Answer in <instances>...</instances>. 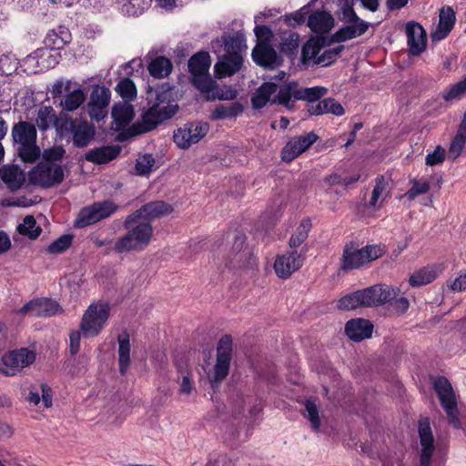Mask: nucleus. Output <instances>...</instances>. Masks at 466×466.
Wrapping results in <instances>:
<instances>
[{
  "label": "nucleus",
  "instance_id": "nucleus-1",
  "mask_svg": "<svg viewBox=\"0 0 466 466\" xmlns=\"http://www.w3.org/2000/svg\"><path fill=\"white\" fill-rule=\"evenodd\" d=\"M123 227L127 233L116 241L114 248L116 252L141 251L150 244L154 235L153 226L141 218L139 214L133 212L128 215Z\"/></svg>",
  "mask_w": 466,
  "mask_h": 466
},
{
  "label": "nucleus",
  "instance_id": "nucleus-2",
  "mask_svg": "<svg viewBox=\"0 0 466 466\" xmlns=\"http://www.w3.org/2000/svg\"><path fill=\"white\" fill-rule=\"evenodd\" d=\"M399 293L393 287L374 285L345 295L338 301L337 307L343 310H353L360 307H377L390 302Z\"/></svg>",
  "mask_w": 466,
  "mask_h": 466
},
{
  "label": "nucleus",
  "instance_id": "nucleus-3",
  "mask_svg": "<svg viewBox=\"0 0 466 466\" xmlns=\"http://www.w3.org/2000/svg\"><path fill=\"white\" fill-rule=\"evenodd\" d=\"M169 90L156 92V102L145 112L140 121L135 123L132 127V135H139L156 128L161 122L171 118L178 110V106L169 101Z\"/></svg>",
  "mask_w": 466,
  "mask_h": 466
},
{
  "label": "nucleus",
  "instance_id": "nucleus-4",
  "mask_svg": "<svg viewBox=\"0 0 466 466\" xmlns=\"http://www.w3.org/2000/svg\"><path fill=\"white\" fill-rule=\"evenodd\" d=\"M35 126L27 121H19L12 127L13 141L18 145L17 153L23 162L35 163L41 151L36 145Z\"/></svg>",
  "mask_w": 466,
  "mask_h": 466
},
{
  "label": "nucleus",
  "instance_id": "nucleus-5",
  "mask_svg": "<svg viewBox=\"0 0 466 466\" xmlns=\"http://www.w3.org/2000/svg\"><path fill=\"white\" fill-rule=\"evenodd\" d=\"M383 254V248L377 245H370L360 248L353 242L347 243L343 248L340 258L341 271H350L360 268L379 258Z\"/></svg>",
  "mask_w": 466,
  "mask_h": 466
},
{
  "label": "nucleus",
  "instance_id": "nucleus-6",
  "mask_svg": "<svg viewBox=\"0 0 466 466\" xmlns=\"http://www.w3.org/2000/svg\"><path fill=\"white\" fill-rule=\"evenodd\" d=\"M210 66V56L204 51L195 54L188 61V69L194 86L207 95H209L217 86L216 81L208 73Z\"/></svg>",
  "mask_w": 466,
  "mask_h": 466
},
{
  "label": "nucleus",
  "instance_id": "nucleus-7",
  "mask_svg": "<svg viewBox=\"0 0 466 466\" xmlns=\"http://www.w3.org/2000/svg\"><path fill=\"white\" fill-rule=\"evenodd\" d=\"M233 340L231 336L224 335L217 347V359L213 370L208 377L213 389L218 387L227 378L232 359Z\"/></svg>",
  "mask_w": 466,
  "mask_h": 466
},
{
  "label": "nucleus",
  "instance_id": "nucleus-8",
  "mask_svg": "<svg viewBox=\"0 0 466 466\" xmlns=\"http://www.w3.org/2000/svg\"><path fill=\"white\" fill-rule=\"evenodd\" d=\"M110 308L106 303L91 304L83 315L80 329L85 336L94 337L105 327L109 318Z\"/></svg>",
  "mask_w": 466,
  "mask_h": 466
},
{
  "label": "nucleus",
  "instance_id": "nucleus-9",
  "mask_svg": "<svg viewBox=\"0 0 466 466\" xmlns=\"http://www.w3.org/2000/svg\"><path fill=\"white\" fill-rule=\"evenodd\" d=\"M433 388L447 413L450 424L455 429H461L457 401L451 383L446 378L440 376L434 379Z\"/></svg>",
  "mask_w": 466,
  "mask_h": 466
},
{
  "label": "nucleus",
  "instance_id": "nucleus-10",
  "mask_svg": "<svg viewBox=\"0 0 466 466\" xmlns=\"http://www.w3.org/2000/svg\"><path fill=\"white\" fill-rule=\"evenodd\" d=\"M117 209L118 206L112 200L96 202L80 210L76 220V226L84 228L95 224L108 218Z\"/></svg>",
  "mask_w": 466,
  "mask_h": 466
},
{
  "label": "nucleus",
  "instance_id": "nucleus-11",
  "mask_svg": "<svg viewBox=\"0 0 466 466\" xmlns=\"http://www.w3.org/2000/svg\"><path fill=\"white\" fill-rule=\"evenodd\" d=\"M29 181L42 187H50L64 179V170L60 165L39 163L29 172Z\"/></svg>",
  "mask_w": 466,
  "mask_h": 466
},
{
  "label": "nucleus",
  "instance_id": "nucleus-12",
  "mask_svg": "<svg viewBox=\"0 0 466 466\" xmlns=\"http://www.w3.org/2000/svg\"><path fill=\"white\" fill-rule=\"evenodd\" d=\"M209 131L206 122H189L174 132V142L181 149H187L198 143Z\"/></svg>",
  "mask_w": 466,
  "mask_h": 466
},
{
  "label": "nucleus",
  "instance_id": "nucleus-13",
  "mask_svg": "<svg viewBox=\"0 0 466 466\" xmlns=\"http://www.w3.org/2000/svg\"><path fill=\"white\" fill-rule=\"evenodd\" d=\"M247 48V40L241 32L226 33L211 42V50L216 55L224 51L227 55L243 56Z\"/></svg>",
  "mask_w": 466,
  "mask_h": 466
},
{
  "label": "nucleus",
  "instance_id": "nucleus-14",
  "mask_svg": "<svg viewBox=\"0 0 466 466\" xmlns=\"http://www.w3.org/2000/svg\"><path fill=\"white\" fill-rule=\"evenodd\" d=\"M35 360V353L33 350L26 348L13 350L3 357L0 372L7 376H14Z\"/></svg>",
  "mask_w": 466,
  "mask_h": 466
},
{
  "label": "nucleus",
  "instance_id": "nucleus-15",
  "mask_svg": "<svg viewBox=\"0 0 466 466\" xmlns=\"http://www.w3.org/2000/svg\"><path fill=\"white\" fill-rule=\"evenodd\" d=\"M420 437V466H431L434 458L436 446L435 439L427 419L419 422Z\"/></svg>",
  "mask_w": 466,
  "mask_h": 466
},
{
  "label": "nucleus",
  "instance_id": "nucleus-16",
  "mask_svg": "<svg viewBox=\"0 0 466 466\" xmlns=\"http://www.w3.org/2000/svg\"><path fill=\"white\" fill-rule=\"evenodd\" d=\"M318 139L314 132L290 138L281 151L282 160L291 162L306 150H308Z\"/></svg>",
  "mask_w": 466,
  "mask_h": 466
},
{
  "label": "nucleus",
  "instance_id": "nucleus-17",
  "mask_svg": "<svg viewBox=\"0 0 466 466\" xmlns=\"http://www.w3.org/2000/svg\"><path fill=\"white\" fill-rule=\"evenodd\" d=\"M110 100V91L104 86H96L87 104V113L92 119H103L107 113Z\"/></svg>",
  "mask_w": 466,
  "mask_h": 466
},
{
  "label": "nucleus",
  "instance_id": "nucleus-18",
  "mask_svg": "<svg viewBox=\"0 0 466 466\" xmlns=\"http://www.w3.org/2000/svg\"><path fill=\"white\" fill-rule=\"evenodd\" d=\"M303 263L304 257L300 253H298L296 250L289 251L277 257L274 263V269L279 278L286 279L289 278L292 273L299 270Z\"/></svg>",
  "mask_w": 466,
  "mask_h": 466
},
{
  "label": "nucleus",
  "instance_id": "nucleus-19",
  "mask_svg": "<svg viewBox=\"0 0 466 466\" xmlns=\"http://www.w3.org/2000/svg\"><path fill=\"white\" fill-rule=\"evenodd\" d=\"M60 311L61 308L58 303L48 299L30 300L18 310L19 313L34 317H51L58 314Z\"/></svg>",
  "mask_w": 466,
  "mask_h": 466
},
{
  "label": "nucleus",
  "instance_id": "nucleus-20",
  "mask_svg": "<svg viewBox=\"0 0 466 466\" xmlns=\"http://www.w3.org/2000/svg\"><path fill=\"white\" fill-rule=\"evenodd\" d=\"M252 59L259 66L273 70L280 66L283 59L273 46L256 45L252 50Z\"/></svg>",
  "mask_w": 466,
  "mask_h": 466
},
{
  "label": "nucleus",
  "instance_id": "nucleus-21",
  "mask_svg": "<svg viewBox=\"0 0 466 466\" xmlns=\"http://www.w3.org/2000/svg\"><path fill=\"white\" fill-rule=\"evenodd\" d=\"M218 61L214 66L216 76L218 78L230 76L238 73L243 66V56L240 55H217Z\"/></svg>",
  "mask_w": 466,
  "mask_h": 466
},
{
  "label": "nucleus",
  "instance_id": "nucleus-22",
  "mask_svg": "<svg viewBox=\"0 0 466 466\" xmlns=\"http://www.w3.org/2000/svg\"><path fill=\"white\" fill-rule=\"evenodd\" d=\"M406 34L410 54L419 56L426 48L427 38L425 30L420 24L409 22L406 25Z\"/></svg>",
  "mask_w": 466,
  "mask_h": 466
},
{
  "label": "nucleus",
  "instance_id": "nucleus-23",
  "mask_svg": "<svg viewBox=\"0 0 466 466\" xmlns=\"http://www.w3.org/2000/svg\"><path fill=\"white\" fill-rule=\"evenodd\" d=\"M111 116L113 118L112 128L116 131L122 130L133 120L134 106L127 101H119L114 104Z\"/></svg>",
  "mask_w": 466,
  "mask_h": 466
},
{
  "label": "nucleus",
  "instance_id": "nucleus-24",
  "mask_svg": "<svg viewBox=\"0 0 466 466\" xmlns=\"http://www.w3.org/2000/svg\"><path fill=\"white\" fill-rule=\"evenodd\" d=\"M372 331L371 322L361 318L350 319L345 325V333L353 341H361L370 338Z\"/></svg>",
  "mask_w": 466,
  "mask_h": 466
},
{
  "label": "nucleus",
  "instance_id": "nucleus-25",
  "mask_svg": "<svg viewBox=\"0 0 466 466\" xmlns=\"http://www.w3.org/2000/svg\"><path fill=\"white\" fill-rule=\"evenodd\" d=\"M173 211V208L168 203L164 201H152L144 206L134 213L139 214V217L146 221H149L157 218L162 216L170 214Z\"/></svg>",
  "mask_w": 466,
  "mask_h": 466
},
{
  "label": "nucleus",
  "instance_id": "nucleus-26",
  "mask_svg": "<svg viewBox=\"0 0 466 466\" xmlns=\"http://www.w3.org/2000/svg\"><path fill=\"white\" fill-rule=\"evenodd\" d=\"M455 20V12L451 7L441 8L440 11L439 25L431 34L432 41H440L445 38L453 28Z\"/></svg>",
  "mask_w": 466,
  "mask_h": 466
},
{
  "label": "nucleus",
  "instance_id": "nucleus-27",
  "mask_svg": "<svg viewBox=\"0 0 466 466\" xmlns=\"http://www.w3.org/2000/svg\"><path fill=\"white\" fill-rule=\"evenodd\" d=\"M350 25L339 28L333 35L332 40L337 43L345 42L364 35L369 24L364 21H355L349 23Z\"/></svg>",
  "mask_w": 466,
  "mask_h": 466
},
{
  "label": "nucleus",
  "instance_id": "nucleus-28",
  "mask_svg": "<svg viewBox=\"0 0 466 466\" xmlns=\"http://www.w3.org/2000/svg\"><path fill=\"white\" fill-rule=\"evenodd\" d=\"M308 26L316 34H326L334 26V19L325 11H316L309 16Z\"/></svg>",
  "mask_w": 466,
  "mask_h": 466
},
{
  "label": "nucleus",
  "instance_id": "nucleus-29",
  "mask_svg": "<svg viewBox=\"0 0 466 466\" xmlns=\"http://www.w3.org/2000/svg\"><path fill=\"white\" fill-rule=\"evenodd\" d=\"M233 251L234 258L233 260L235 265L238 267H248L252 266L255 262V258H253L249 249L245 247V238L244 236H237L235 238V242L233 244Z\"/></svg>",
  "mask_w": 466,
  "mask_h": 466
},
{
  "label": "nucleus",
  "instance_id": "nucleus-30",
  "mask_svg": "<svg viewBox=\"0 0 466 466\" xmlns=\"http://www.w3.org/2000/svg\"><path fill=\"white\" fill-rule=\"evenodd\" d=\"M119 152L120 149L118 147H100L86 152V160L99 165L105 164L115 159L118 156Z\"/></svg>",
  "mask_w": 466,
  "mask_h": 466
},
{
  "label": "nucleus",
  "instance_id": "nucleus-31",
  "mask_svg": "<svg viewBox=\"0 0 466 466\" xmlns=\"http://www.w3.org/2000/svg\"><path fill=\"white\" fill-rule=\"evenodd\" d=\"M1 178L13 191L20 188L25 180L24 172L17 166L4 167L1 170Z\"/></svg>",
  "mask_w": 466,
  "mask_h": 466
},
{
  "label": "nucleus",
  "instance_id": "nucleus-32",
  "mask_svg": "<svg viewBox=\"0 0 466 466\" xmlns=\"http://www.w3.org/2000/svg\"><path fill=\"white\" fill-rule=\"evenodd\" d=\"M95 129L86 121L77 122L72 132L73 143L77 147H84L94 138Z\"/></svg>",
  "mask_w": 466,
  "mask_h": 466
},
{
  "label": "nucleus",
  "instance_id": "nucleus-33",
  "mask_svg": "<svg viewBox=\"0 0 466 466\" xmlns=\"http://www.w3.org/2000/svg\"><path fill=\"white\" fill-rule=\"evenodd\" d=\"M118 361H119V371L124 375L129 365H130V338L127 331L122 332L118 335Z\"/></svg>",
  "mask_w": 466,
  "mask_h": 466
},
{
  "label": "nucleus",
  "instance_id": "nucleus-34",
  "mask_svg": "<svg viewBox=\"0 0 466 466\" xmlns=\"http://www.w3.org/2000/svg\"><path fill=\"white\" fill-rule=\"evenodd\" d=\"M388 186V182L383 176H380L376 178L375 186L369 201L370 208L379 209L382 207L389 195Z\"/></svg>",
  "mask_w": 466,
  "mask_h": 466
},
{
  "label": "nucleus",
  "instance_id": "nucleus-35",
  "mask_svg": "<svg viewBox=\"0 0 466 466\" xmlns=\"http://www.w3.org/2000/svg\"><path fill=\"white\" fill-rule=\"evenodd\" d=\"M56 120V114L55 109L50 106H40L36 112L35 118V125L40 131H46L54 127Z\"/></svg>",
  "mask_w": 466,
  "mask_h": 466
},
{
  "label": "nucleus",
  "instance_id": "nucleus-36",
  "mask_svg": "<svg viewBox=\"0 0 466 466\" xmlns=\"http://www.w3.org/2000/svg\"><path fill=\"white\" fill-rule=\"evenodd\" d=\"M277 85L271 82L264 83L254 93L251 103L254 108L260 109L267 105L270 96L277 91Z\"/></svg>",
  "mask_w": 466,
  "mask_h": 466
},
{
  "label": "nucleus",
  "instance_id": "nucleus-37",
  "mask_svg": "<svg viewBox=\"0 0 466 466\" xmlns=\"http://www.w3.org/2000/svg\"><path fill=\"white\" fill-rule=\"evenodd\" d=\"M324 38L322 37H312L310 38L302 47L301 50V61L303 64L313 62L319 57V54L323 47Z\"/></svg>",
  "mask_w": 466,
  "mask_h": 466
},
{
  "label": "nucleus",
  "instance_id": "nucleus-38",
  "mask_svg": "<svg viewBox=\"0 0 466 466\" xmlns=\"http://www.w3.org/2000/svg\"><path fill=\"white\" fill-rule=\"evenodd\" d=\"M177 372L179 374V394L190 395L195 389L192 371L186 363H177Z\"/></svg>",
  "mask_w": 466,
  "mask_h": 466
},
{
  "label": "nucleus",
  "instance_id": "nucleus-39",
  "mask_svg": "<svg viewBox=\"0 0 466 466\" xmlns=\"http://www.w3.org/2000/svg\"><path fill=\"white\" fill-rule=\"evenodd\" d=\"M173 66L171 61L165 56H157L153 59L148 66L149 74L155 78H164L172 71Z\"/></svg>",
  "mask_w": 466,
  "mask_h": 466
},
{
  "label": "nucleus",
  "instance_id": "nucleus-40",
  "mask_svg": "<svg viewBox=\"0 0 466 466\" xmlns=\"http://www.w3.org/2000/svg\"><path fill=\"white\" fill-rule=\"evenodd\" d=\"M86 100L85 92L80 89L68 91V93L60 100V106L63 110L72 112L76 110Z\"/></svg>",
  "mask_w": 466,
  "mask_h": 466
},
{
  "label": "nucleus",
  "instance_id": "nucleus-41",
  "mask_svg": "<svg viewBox=\"0 0 466 466\" xmlns=\"http://www.w3.org/2000/svg\"><path fill=\"white\" fill-rule=\"evenodd\" d=\"M70 35L66 28H60L58 32L51 30L45 37L44 43L47 48L59 50L69 42Z\"/></svg>",
  "mask_w": 466,
  "mask_h": 466
},
{
  "label": "nucleus",
  "instance_id": "nucleus-42",
  "mask_svg": "<svg viewBox=\"0 0 466 466\" xmlns=\"http://www.w3.org/2000/svg\"><path fill=\"white\" fill-rule=\"evenodd\" d=\"M243 106L237 102L229 105H218L211 112L210 118L212 120H219L236 117L243 112Z\"/></svg>",
  "mask_w": 466,
  "mask_h": 466
},
{
  "label": "nucleus",
  "instance_id": "nucleus-43",
  "mask_svg": "<svg viewBox=\"0 0 466 466\" xmlns=\"http://www.w3.org/2000/svg\"><path fill=\"white\" fill-rule=\"evenodd\" d=\"M299 46V35L297 33H285L279 45L280 53L293 59Z\"/></svg>",
  "mask_w": 466,
  "mask_h": 466
},
{
  "label": "nucleus",
  "instance_id": "nucleus-44",
  "mask_svg": "<svg viewBox=\"0 0 466 466\" xmlns=\"http://www.w3.org/2000/svg\"><path fill=\"white\" fill-rule=\"evenodd\" d=\"M297 93L298 83L289 82L279 88L278 95L273 100V103H278L288 108H291V98L296 100Z\"/></svg>",
  "mask_w": 466,
  "mask_h": 466
},
{
  "label": "nucleus",
  "instance_id": "nucleus-45",
  "mask_svg": "<svg viewBox=\"0 0 466 466\" xmlns=\"http://www.w3.org/2000/svg\"><path fill=\"white\" fill-rule=\"evenodd\" d=\"M116 92L123 98V101L130 103L137 95L135 83L130 78L121 79L115 87Z\"/></svg>",
  "mask_w": 466,
  "mask_h": 466
},
{
  "label": "nucleus",
  "instance_id": "nucleus-46",
  "mask_svg": "<svg viewBox=\"0 0 466 466\" xmlns=\"http://www.w3.org/2000/svg\"><path fill=\"white\" fill-rule=\"evenodd\" d=\"M327 93V88L322 86H313L299 88L298 86V93L296 95V100H307L309 104L313 101L320 99Z\"/></svg>",
  "mask_w": 466,
  "mask_h": 466
},
{
  "label": "nucleus",
  "instance_id": "nucleus-47",
  "mask_svg": "<svg viewBox=\"0 0 466 466\" xmlns=\"http://www.w3.org/2000/svg\"><path fill=\"white\" fill-rule=\"evenodd\" d=\"M411 187L406 192L405 197L410 200H414L418 196L426 194L431 187V184L426 178H414L410 180Z\"/></svg>",
  "mask_w": 466,
  "mask_h": 466
},
{
  "label": "nucleus",
  "instance_id": "nucleus-48",
  "mask_svg": "<svg viewBox=\"0 0 466 466\" xmlns=\"http://www.w3.org/2000/svg\"><path fill=\"white\" fill-rule=\"evenodd\" d=\"M35 219L33 216H26L23 223L17 227V231L21 235L28 236L30 238H36L41 233V228L36 227Z\"/></svg>",
  "mask_w": 466,
  "mask_h": 466
},
{
  "label": "nucleus",
  "instance_id": "nucleus-49",
  "mask_svg": "<svg viewBox=\"0 0 466 466\" xmlns=\"http://www.w3.org/2000/svg\"><path fill=\"white\" fill-rule=\"evenodd\" d=\"M436 279V272L432 268H424L410 278V284L413 287L426 285L431 283Z\"/></svg>",
  "mask_w": 466,
  "mask_h": 466
},
{
  "label": "nucleus",
  "instance_id": "nucleus-50",
  "mask_svg": "<svg viewBox=\"0 0 466 466\" xmlns=\"http://www.w3.org/2000/svg\"><path fill=\"white\" fill-rule=\"evenodd\" d=\"M309 220H302L299 226L297 228L295 233L289 239V248H296L299 247L308 238L310 229Z\"/></svg>",
  "mask_w": 466,
  "mask_h": 466
},
{
  "label": "nucleus",
  "instance_id": "nucleus-51",
  "mask_svg": "<svg viewBox=\"0 0 466 466\" xmlns=\"http://www.w3.org/2000/svg\"><path fill=\"white\" fill-rule=\"evenodd\" d=\"M304 417L310 422V426L314 431H318L320 427V420L319 409L315 401L307 400L305 401Z\"/></svg>",
  "mask_w": 466,
  "mask_h": 466
},
{
  "label": "nucleus",
  "instance_id": "nucleus-52",
  "mask_svg": "<svg viewBox=\"0 0 466 466\" xmlns=\"http://www.w3.org/2000/svg\"><path fill=\"white\" fill-rule=\"evenodd\" d=\"M343 49H344V46L339 45L336 47L325 50L315 60V65H321L323 66H328L331 65L338 59V57L340 56V53L343 51Z\"/></svg>",
  "mask_w": 466,
  "mask_h": 466
},
{
  "label": "nucleus",
  "instance_id": "nucleus-53",
  "mask_svg": "<svg viewBox=\"0 0 466 466\" xmlns=\"http://www.w3.org/2000/svg\"><path fill=\"white\" fill-rule=\"evenodd\" d=\"M466 144V137L456 133L448 149V157L452 161L456 160L461 154Z\"/></svg>",
  "mask_w": 466,
  "mask_h": 466
},
{
  "label": "nucleus",
  "instance_id": "nucleus-54",
  "mask_svg": "<svg viewBox=\"0 0 466 466\" xmlns=\"http://www.w3.org/2000/svg\"><path fill=\"white\" fill-rule=\"evenodd\" d=\"M156 160L150 154L140 156L137 159L136 171L139 176H146L153 170Z\"/></svg>",
  "mask_w": 466,
  "mask_h": 466
},
{
  "label": "nucleus",
  "instance_id": "nucleus-55",
  "mask_svg": "<svg viewBox=\"0 0 466 466\" xmlns=\"http://www.w3.org/2000/svg\"><path fill=\"white\" fill-rule=\"evenodd\" d=\"M76 123V120H74L72 117H69L67 116H56V120L54 124V127L56 128L58 134L64 136L67 133L72 134Z\"/></svg>",
  "mask_w": 466,
  "mask_h": 466
},
{
  "label": "nucleus",
  "instance_id": "nucleus-56",
  "mask_svg": "<svg viewBox=\"0 0 466 466\" xmlns=\"http://www.w3.org/2000/svg\"><path fill=\"white\" fill-rule=\"evenodd\" d=\"M466 93V78L451 86L441 95L445 101L459 99Z\"/></svg>",
  "mask_w": 466,
  "mask_h": 466
},
{
  "label": "nucleus",
  "instance_id": "nucleus-57",
  "mask_svg": "<svg viewBox=\"0 0 466 466\" xmlns=\"http://www.w3.org/2000/svg\"><path fill=\"white\" fill-rule=\"evenodd\" d=\"M72 243V237L63 235L47 247V252L50 254H59L66 250Z\"/></svg>",
  "mask_w": 466,
  "mask_h": 466
},
{
  "label": "nucleus",
  "instance_id": "nucleus-58",
  "mask_svg": "<svg viewBox=\"0 0 466 466\" xmlns=\"http://www.w3.org/2000/svg\"><path fill=\"white\" fill-rule=\"evenodd\" d=\"M257 37V44L261 46H272L274 35L272 31L266 25H257L254 29Z\"/></svg>",
  "mask_w": 466,
  "mask_h": 466
},
{
  "label": "nucleus",
  "instance_id": "nucleus-59",
  "mask_svg": "<svg viewBox=\"0 0 466 466\" xmlns=\"http://www.w3.org/2000/svg\"><path fill=\"white\" fill-rule=\"evenodd\" d=\"M446 157V150L441 147L437 146L435 150L431 153H429L425 157V163L427 166H435L441 164Z\"/></svg>",
  "mask_w": 466,
  "mask_h": 466
},
{
  "label": "nucleus",
  "instance_id": "nucleus-60",
  "mask_svg": "<svg viewBox=\"0 0 466 466\" xmlns=\"http://www.w3.org/2000/svg\"><path fill=\"white\" fill-rule=\"evenodd\" d=\"M66 154V150L62 146H56L51 148L46 149L43 153V157L46 163H52L61 160Z\"/></svg>",
  "mask_w": 466,
  "mask_h": 466
},
{
  "label": "nucleus",
  "instance_id": "nucleus-61",
  "mask_svg": "<svg viewBox=\"0 0 466 466\" xmlns=\"http://www.w3.org/2000/svg\"><path fill=\"white\" fill-rule=\"evenodd\" d=\"M328 106L327 99L313 101L310 104H308V112L310 115L319 116L328 113Z\"/></svg>",
  "mask_w": 466,
  "mask_h": 466
},
{
  "label": "nucleus",
  "instance_id": "nucleus-62",
  "mask_svg": "<svg viewBox=\"0 0 466 466\" xmlns=\"http://www.w3.org/2000/svg\"><path fill=\"white\" fill-rule=\"evenodd\" d=\"M341 5V19L346 23H351L355 21H361L359 16L355 14L352 5L353 3H339Z\"/></svg>",
  "mask_w": 466,
  "mask_h": 466
},
{
  "label": "nucleus",
  "instance_id": "nucleus-63",
  "mask_svg": "<svg viewBox=\"0 0 466 466\" xmlns=\"http://www.w3.org/2000/svg\"><path fill=\"white\" fill-rule=\"evenodd\" d=\"M305 14L301 11H296L292 14L285 15V22L289 26L295 27L305 22Z\"/></svg>",
  "mask_w": 466,
  "mask_h": 466
},
{
  "label": "nucleus",
  "instance_id": "nucleus-64",
  "mask_svg": "<svg viewBox=\"0 0 466 466\" xmlns=\"http://www.w3.org/2000/svg\"><path fill=\"white\" fill-rule=\"evenodd\" d=\"M450 289L452 291L461 292L466 289V274L460 275L456 278L451 284H449Z\"/></svg>",
  "mask_w": 466,
  "mask_h": 466
}]
</instances>
